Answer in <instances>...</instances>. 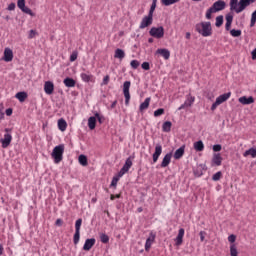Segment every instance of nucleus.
I'll return each instance as SVG.
<instances>
[{"label":"nucleus","mask_w":256,"mask_h":256,"mask_svg":"<svg viewBox=\"0 0 256 256\" xmlns=\"http://www.w3.org/2000/svg\"><path fill=\"white\" fill-rule=\"evenodd\" d=\"M16 99L20 101V103H23L25 99H27V92H18L15 95Z\"/></svg>","instance_id":"nucleus-30"},{"label":"nucleus","mask_w":256,"mask_h":256,"mask_svg":"<svg viewBox=\"0 0 256 256\" xmlns=\"http://www.w3.org/2000/svg\"><path fill=\"white\" fill-rule=\"evenodd\" d=\"M243 157H252V159H255V157H256V148H250V149L246 150L243 153Z\"/></svg>","instance_id":"nucleus-25"},{"label":"nucleus","mask_w":256,"mask_h":256,"mask_svg":"<svg viewBox=\"0 0 256 256\" xmlns=\"http://www.w3.org/2000/svg\"><path fill=\"white\" fill-rule=\"evenodd\" d=\"M130 65H131L132 69H137L139 67V65H141V63L138 60H132L130 62Z\"/></svg>","instance_id":"nucleus-44"},{"label":"nucleus","mask_w":256,"mask_h":256,"mask_svg":"<svg viewBox=\"0 0 256 256\" xmlns=\"http://www.w3.org/2000/svg\"><path fill=\"white\" fill-rule=\"evenodd\" d=\"M195 103V97L194 96H187L185 102L178 108V111H181L182 109H185L187 107H191Z\"/></svg>","instance_id":"nucleus-16"},{"label":"nucleus","mask_w":256,"mask_h":256,"mask_svg":"<svg viewBox=\"0 0 256 256\" xmlns=\"http://www.w3.org/2000/svg\"><path fill=\"white\" fill-rule=\"evenodd\" d=\"M251 55H252V60L255 61L256 60V48L254 50H252Z\"/></svg>","instance_id":"nucleus-60"},{"label":"nucleus","mask_w":256,"mask_h":256,"mask_svg":"<svg viewBox=\"0 0 256 256\" xmlns=\"http://www.w3.org/2000/svg\"><path fill=\"white\" fill-rule=\"evenodd\" d=\"M54 91H55V84H53L52 81H46L44 83V93H46V95H53Z\"/></svg>","instance_id":"nucleus-14"},{"label":"nucleus","mask_w":256,"mask_h":256,"mask_svg":"<svg viewBox=\"0 0 256 256\" xmlns=\"http://www.w3.org/2000/svg\"><path fill=\"white\" fill-rule=\"evenodd\" d=\"M123 176H119L117 174L116 176L113 177L112 182H111V187H117V183H119V179Z\"/></svg>","instance_id":"nucleus-38"},{"label":"nucleus","mask_w":256,"mask_h":256,"mask_svg":"<svg viewBox=\"0 0 256 256\" xmlns=\"http://www.w3.org/2000/svg\"><path fill=\"white\" fill-rule=\"evenodd\" d=\"M77 57H79V53L77 51L72 52L70 55V61L73 63L74 61H77Z\"/></svg>","instance_id":"nucleus-41"},{"label":"nucleus","mask_w":256,"mask_h":256,"mask_svg":"<svg viewBox=\"0 0 256 256\" xmlns=\"http://www.w3.org/2000/svg\"><path fill=\"white\" fill-rule=\"evenodd\" d=\"M63 153H65V145L60 144L54 147L52 151V157L54 158V163H61L63 161Z\"/></svg>","instance_id":"nucleus-4"},{"label":"nucleus","mask_w":256,"mask_h":256,"mask_svg":"<svg viewBox=\"0 0 256 256\" xmlns=\"http://www.w3.org/2000/svg\"><path fill=\"white\" fill-rule=\"evenodd\" d=\"M80 77L82 81H84V83H89L90 81H93V75L91 74L82 73Z\"/></svg>","instance_id":"nucleus-31"},{"label":"nucleus","mask_w":256,"mask_h":256,"mask_svg":"<svg viewBox=\"0 0 256 256\" xmlns=\"http://www.w3.org/2000/svg\"><path fill=\"white\" fill-rule=\"evenodd\" d=\"M35 35H37V32H35V30H30L29 31V39H34Z\"/></svg>","instance_id":"nucleus-52"},{"label":"nucleus","mask_w":256,"mask_h":256,"mask_svg":"<svg viewBox=\"0 0 256 256\" xmlns=\"http://www.w3.org/2000/svg\"><path fill=\"white\" fill-rule=\"evenodd\" d=\"M3 104H0V119H3V117L5 116V113H3Z\"/></svg>","instance_id":"nucleus-55"},{"label":"nucleus","mask_w":256,"mask_h":256,"mask_svg":"<svg viewBox=\"0 0 256 256\" xmlns=\"http://www.w3.org/2000/svg\"><path fill=\"white\" fill-rule=\"evenodd\" d=\"M78 161H79L80 165H82V167H87V165H88L87 156H85V155H80V156L78 157Z\"/></svg>","instance_id":"nucleus-34"},{"label":"nucleus","mask_w":256,"mask_h":256,"mask_svg":"<svg viewBox=\"0 0 256 256\" xmlns=\"http://www.w3.org/2000/svg\"><path fill=\"white\" fill-rule=\"evenodd\" d=\"M171 157H173L171 153L166 154L162 159L161 167H169V163H171Z\"/></svg>","instance_id":"nucleus-22"},{"label":"nucleus","mask_w":256,"mask_h":256,"mask_svg":"<svg viewBox=\"0 0 256 256\" xmlns=\"http://www.w3.org/2000/svg\"><path fill=\"white\" fill-rule=\"evenodd\" d=\"M161 153H163V146H161V144H156L155 152L152 155L153 163H157V161H159V157H161Z\"/></svg>","instance_id":"nucleus-13"},{"label":"nucleus","mask_w":256,"mask_h":256,"mask_svg":"<svg viewBox=\"0 0 256 256\" xmlns=\"http://www.w3.org/2000/svg\"><path fill=\"white\" fill-rule=\"evenodd\" d=\"M222 173L221 172H217L213 175L212 179L213 181H219V179H221Z\"/></svg>","instance_id":"nucleus-49"},{"label":"nucleus","mask_w":256,"mask_h":256,"mask_svg":"<svg viewBox=\"0 0 256 256\" xmlns=\"http://www.w3.org/2000/svg\"><path fill=\"white\" fill-rule=\"evenodd\" d=\"M100 239L102 243H109V236L107 234H101Z\"/></svg>","instance_id":"nucleus-46"},{"label":"nucleus","mask_w":256,"mask_h":256,"mask_svg":"<svg viewBox=\"0 0 256 256\" xmlns=\"http://www.w3.org/2000/svg\"><path fill=\"white\" fill-rule=\"evenodd\" d=\"M150 103H151V98H149V97L146 98V99L144 100V102H142V103L140 104V107H139L140 111H145V110L149 109Z\"/></svg>","instance_id":"nucleus-27"},{"label":"nucleus","mask_w":256,"mask_h":256,"mask_svg":"<svg viewBox=\"0 0 256 256\" xmlns=\"http://www.w3.org/2000/svg\"><path fill=\"white\" fill-rule=\"evenodd\" d=\"M165 113V109L159 108L156 111H154V117H161Z\"/></svg>","instance_id":"nucleus-39"},{"label":"nucleus","mask_w":256,"mask_h":256,"mask_svg":"<svg viewBox=\"0 0 256 256\" xmlns=\"http://www.w3.org/2000/svg\"><path fill=\"white\" fill-rule=\"evenodd\" d=\"M183 237H185V229L180 228L178 235L175 239V243H176L177 247H179V245L183 244Z\"/></svg>","instance_id":"nucleus-19"},{"label":"nucleus","mask_w":256,"mask_h":256,"mask_svg":"<svg viewBox=\"0 0 256 256\" xmlns=\"http://www.w3.org/2000/svg\"><path fill=\"white\" fill-rule=\"evenodd\" d=\"M233 22H226L225 24V29L226 31H231V25H232Z\"/></svg>","instance_id":"nucleus-56"},{"label":"nucleus","mask_w":256,"mask_h":256,"mask_svg":"<svg viewBox=\"0 0 256 256\" xmlns=\"http://www.w3.org/2000/svg\"><path fill=\"white\" fill-rule=\"evenodd\" d=\"M221 163H223V157H221L220 153L213 154L212 157V165H216V167L221 166Z\"/></svg>","instance_id":"nucleus-18"},{"label":"nucleus","mask_w":256,"mask_h":256,"mask_svg":"<svg viewBox=\"0 0 256 256\" xmlns=\"http://www.w3.org/2000/svg\"><path fill=\"white\" fill-rule=\"evenodd\" d=\"M6 133L4 134V137L0 139V143H2V148L7 149L11 145V141H13V136L11 133H9V129L5 130Z\"/></svg>","instance_id":"nucleus-9"},{"label":"nucleus","mask_w":256,"mask_h":256,"mask_svg":"<svg viewBox=\"0 0 256 256\" xmlns=\"http://www.w3.org/2000/svg\"><path fill=\"white\" fill-rule=\"evenodd\" d=\"M156 8H157V4H153V3H152L148 15H150V16L153 17V13H155V9H156Z\"/></svg>","instance_id":"nucleus-47"},{"label":"nucleus","mask_w":256,"mask_h":256,"mask_svg":"<svg viewBox=\"0 0 256 256\" xmlns=\"http://www.w3.org/2000/svg\"><path fill=\"white\" fill-rule=\"evenodd\" d=\"M226 22L227 23H233V15L232 14H227L226 15Z\"/></svg>","instance_id":"nucleus-51"},{"label":"nucleus","mask_w":256,"mask_h":256,"mask_svg":"<svg viewBox=\"0 0 256 256\" xmlns=\"http://www.w3.org/2000/svg\"><path fill=\"white\" fill-rule=\"evenodd\" d=\"M83 223V220L82 219H78L76 220V223H75V229L76 231L80 232L81 231V225Z\"/></svg>","instance_id":"nucleus-40"},{"label":"nucleus","mask_w":256,"mask_h":256,"mask_svg":"<svg viewBox=\"0 0 256 256\" xmlns=\"http://www.w3.org/2000/svg\"><path fill=\"white\" fill-rule=\"evenodd\" d=\"M230 35H231V37H241L242 31L232 29V30H230Z\"/></svg>","instance_id":"nucleus-37"},{"label":"nucleus","mask_w":256,"mask_h":256,"mask_svg":"<svg viewBox=\"0 0 256 256\" xmlns=\"http://www.w3.org/2000/svg\"><path fill=\"white\" fill-rule=\"evenodd\" d=\"M226 3L223 0H218L213 3V5L206 11V19H211L212 13H218V11H223L225 9Z\"/></svg>","instance_id":"nucleus-3"},{"label":"nucleus","mask_w":256,"mask_h":256,"mask_svg":"<svg viewBox=\"0 0 256 256\" xmlns=\"http://www.w3.org/2000/svg\"><path fill=\"white\" fill-rule=\"evenodd\" d=\"M172 125L173 124L171 123V121L164 122L162 125V131H164V133H169V131H171Z\"/></svg>","instance_id":"nucleus-33"},{"label":"nucleus","mask_w":256,"mask_h":256,"mask_svg":"<svg viewBox=\"0 0 256 256\" xmlns=\"http://www.w3.org/2000/svg\"><path fill=\"white\" fill-rule=\"evenodd\" d=\"M199 235H200V241H205V232L201 231Z\"/></svg>","instance_id":"nucleus-58"},{"label":"nucleus","mask_w":256,"mask_h":256,"mask_svg":"<svg viewBox=\"0 0 256 256\" xmlns=\"http://www.w3.org/2000/svg\"><path fill=\"white\" fill-rule=\"evenodd\" d=\"M95 117L99 121V123H103V117H101L98 113L95 114Z\"/></svg>","instance_id":"nucleus-59"},{"label":"nucleus","mask_w":256,"mask_h":256,"mask_svg":"<svg viewBox=\"0 0 256 256\" xmlns=\"http://www.w3.org/2000/svg\"><path fill=\"white\" fill-rule=\"evenodd\" d=\"M4 61H6V63L13 61V50H11V48H5Z\"/></svg>","instance_id":"nucleus-20"},{"label":"nucleus","mask_w":256,"mask_h":256,"mask_svg":"<svg viewBox=\"0 0 256 256\" xmlns=\"http://www.w3.org/2000/svg\"><path fill=\"white\" fill-rule=\"evenodd\" d=\"M6 115L8 117H11V115H13V109H11V108L6 109Z\"/></svg>","instance_id":"nucleus-57"},{"label":"nucleus","mask_w":256,"mask_h":256,"mask_svg":"<svg viewBox=\"0 0 256 256\" xmlns=\"http://www.w3.org/2000/svg\"><path fill=\"white\" fill-rule=\"evenodd\" d=\"M256 23V10L252 13L250 27H255Z\"/></svg>","instance_id":"nucleus-43"},{"label":"nucleus","mask_w":256,"mask_h":256,"mask_svg":"<svg viewBox=\"0 0 256 256\" xmlns=\"http://www.w3.org/2000/svg\"><path fill=\"white\" fill-rule=\"evenodd\" d=\"M181 0H161L162 5L165 7H169V5H175V3H179Z\"/></svg>","instance_id":"nucleus-36"},{"label":"nucleus","mask_w":256,"mask_h":256,"mask_svg":"<svg viewBox=\"0 0 256 256\" xmlns=\"http://www.w3.org/2000/svg\"><path fill=\"white\" fill-rule=\"evenodd\" d=\"M129 89H131V82L126 81L123 84V94L125 97V104L129 105V101L131 100V94L129 93Z\"/></svg>","instance_id":"nucleus-10"},{"label":"nucleus","mask_w":256,"mask_h":256,"mask_svg":"<svg viewBox=\"0 0 256 256\" xmlns=\"http://www.w3.org/2000/svg\"><path fill=\"white\" fill-rule=\"evenodd\" d=\"M81 237V232L75 231L74 234V244L77 245V243H79V239Z\"/></svg>","instance_id":"nucleus-45"},{"label":"nucleus","mask_w":256,"mask_h":256,"mask_svg":"<svg viewBox=\"0 0 256 256\" xmlns=\"http://www.w3.org/2000/svg\"><path fill=\"white\" fill-rule=\"evenodd\" d=\"M102 85H109V75H106L103 78Z\"/></svg>","instance_id":"nucleus-54"},{"label":"nucleus","mask_w":256,"mask_h":256,"mask_svg":"<svg viewBox=\"0 0 256 256\" xmlns=\"http://www.w3.org/2000/svg\"><path fill=\"white\" fill-rule=\"evenodd\" d=\"M193 148L195 149V151L201 152L205 149V144H203V141L199 140L194 142Z\"/></svg>","instance_id":"nucleus-26"},{"label":"nucleus","mask_w":256,"mask_h":256,"mask_svg":"<svg viewBox=\"0 0 256 256\" xmlns=\"http://www.w3.org/2000/svg\"><path fill=\"white\" fill-rule=\"evenodd\" d=\"M141 67H142V69H144V71H149V69H151L149 62H143Z\"/></svg>","instance_id":"nucleus-48"},{"label":"nucleus","mask_w":256,"mask_h":256,"mask_svg":"<svg viewBox=\"0 0 256 256\" xmlns=\"http://www.w3.org/2000/svg\"><path fill=\"white\" fill-rule=\"evenodd\" d=\"M212 149H213V151H214L215 153H217V152L221 151L222 146H221V144H215V145L212 147Z\"/></svg>","instance_id":"nucleus-50"},{"label":"nucleus","mask_w":256,"mask_h":256,"mask_svg":"<svg viewBox=\"0 0 256 256\" xmlns=\"http://www.w3.org/2000/svg\"><path fill=\"white\" fill-rule=\"evenodd\" d=\"M186 39H191V33L190 32L186 33Z\"/></svg>","instance_id":"nucleus-62"},{"label":"nucleus","mask_w":256,"mask_h":256,"mask_svg":"<svg viewBox=\"0 0 256 256\" xmlns=\"http://www.w3.org/2000/svg\"><path fill=\"white\" fill-rule=\"evenodd\" d=\"M231 97V92L224 93L216 98V101L211 106V111H215L219 105H222V103H225V101L229 100Z\"/></svg>","instance_id":"nucleus-5"},{"label":"nucleus","mask_w":256,"mask_h":256,"mask_svg":"<svg viewBox=\"0 0 256 256\" xmlns=\"http://www.w3.org/2000/svg\"><path fill=\"white\" fill-rule=\"evenodd\" d=\"M115 59H125V51L121 49H116L115 54H114Z\"/></svg>","instance_id":"nucleus-32"},{"label":"nucleus","mask_w":256,"mask_h":256,"mask_svg":"<svg viewBox=\"0 0 256 256\" xmlns=\"http://www.w3.org/2000/svg\"><path fill=\"white\" fill-rule=\"evenodd\" d=\"M149 25H153V16H151L150 14L142 18L139 29H145L149 27Z\"/></svg>","instance_id":"nucleus-12"},{"label":"nucleus","mask_w":256,"mask_h":256,"mask_svg":"<svg viewBox=\"0 0 256 256\" xmlns=\"http://www.w3.org/2000/svg\"><path fill=\"white\" fill-rule=\"evenodd\" d=\"M17 7L22 13L30 15V17H35L33 10L25 5V0H17Z\"/></svg>","instance_id":"nucleus-7"},{"label":"nucleus","mask_w":256,"mask_h":256,"mask_svg":"<svg viewBox=\"0 0 256 256\" xmlns=\"http://www.w3.org/2000/svg\"><path fill=\"white\" fill-rule=\"evenodd\" d=\"M195 29L197 33L202 35V37H211L213 35V28L211 27V22H200L196 24Z\"/></svg>","instance_id":"nucleus-2"},{"label":"nucleus","mask_w":256,"mask_h":256,"mask_svg":"<svg viewBox=\"0 0 256 256\" xmlns=\"http://www.w3.org/2000/svg\"><path fill=\"white\" fill-rule=\"evenodd\" d=\"M131 167H133V161H131V158H128L125 161V164L123 165L121 170L118 172L119 177H123V175H125V173H128L129 170L131 169Z\"/></svg>","instance_id":"nucleus-11"},{"label":"nucleus","mask_w":256,"mask_h":256,"mask_svg":"<svg viewBox=\"0 0 256 256\" xmlns=\"http://www.w3.org/2000/svg\"><path fill=\"white\" fill-rule=\"evenodd\" d=\"M151 37H155V39H163L165 35V29L163 26L160 27H152L149 31Z\"/></svg>","instance_id":"nucleus-6"},{"label":"nucleus","mask_w":256,"mask_h":256,"mask_svg":"<svg viewBox=\"0 0 256 256\" xmlns=\"http://www.w3.org/2000/svg\"><path fill=\"white\" fill-rule=\"evenodd\" d=\"M183 155H185V145L181 146L180 148H178L175 153H174V159H181V157H183Z\"/></svg>","instance_id":"nucleus-23"},{"label":"nucleus","mask_w":256,"mask_h":256,"mask_svg":"<svg viewBox=\"0 0 256 256\" xmlns=\"http://www.w3.org/2000/svg\"><path fill=\"white\" fill-rule=\"evenodd\" d=\"M15 7H16L15 3L12 2L8 5L7 9L8 11H15Z\"/></svg>","instance_id":"nucleus-53"},{"label":"nucleus","mask_w":256,"mask_h":256,"mask_svg":"<svg viewBox=\"0 0 256 256\" xmlns=\"http://www.w3.org/2000/svg\"><path fill=\"white\" fill-rule=\"evenodd\" d=\"M115 105H117V101H114L111 105L112 109L115 108Z\"/></svg>","instance_id":"nucleus-64"},{"label":"nucleus","mask_w":256,"mask_h":256,"mask_svg":"<svg viewBox=\"0 0 256 256\" xmlns=\"http://www.w3.org/2000/svg\"><path fill=\"white\" fill-rule=\"evenodd\" d=\"M155 55H160V57H163L167 61L171 57V52L167 48H159L156 50Z\"/></svg>","instance_id":"nucleus-15"},{"label":"nucleus","mask_w":256,"mask_h":256,"mask_svg":"<svg viewBox=\"0 0 256 256\" xmlns=\"http://www.w3.org/2000/svg\"><path fill=\"white\" fill-rule=\"evenodd\" d=\"M65 87H74L75 86V81L72 78H66L63 81Z\"/></svg>","instance_id":"nucleus-35"},{"label":"nucleus","mask_w":256,"mask_h":256,"mask_svg":"<svg viewBox=\"0 0 256 256\" xmlns=\"http://www.w3.org/2000/svg\"><path fill=\"white\" fill-rule=\"evenodd\" d=\"M0 255H3V245L0 244Z\"/></svg>","instance_id":"nucleus-63"},{"label":"nucleus","mask_w":256,"mask_h":256,"mask_svg":"<svg viewBox=\"0 0 256 256\" xmlns=\"http://www.w3.org/2000/svg\"><path fill=\"white\" fill-rule=\"evenodd\" d=\"M155 242V236H150L147 238L146 243H145V251H149L151 249V245Z\"/></svg>","instance_id":"nucleus-29"},{"label":"nucleus","mask_w":256,"mask_h":256,"mask_svg":"<svg viewBox=\"0 0 256 256\" xmlns=\"http://www.w3.org/2000/svg\"><path fill=\"white\" fill-rule=\"evenodd\" d=\"M97 125V118L95 116H92L88 119V127L93 131Z\"/></svg>","instance_id":"nucleus-28"},{"label":"nucleus","mask_w":256,"mask_h":256,"mask_svg":"<svg viewBox=\"0 0 256 256\" xmlns=\"http://www.w3.org/2000/svg\"><path fill=\"white\" fill-rule=\"evenodd\" d=\"M56 225H57L58 227H61V225H63V220L57 219V220H56Z\"/></svg>","instance_id":"nucleus-61"},{"label":"nucleus","mask_w":256,"mask_h":256,"mask_svg":"<svg viewBox=\"0 0 256 256\" xmlns=\"http://www.w3.org/2000/svg\"><path fill=\"white\" fill-rule=\"evenodd\" d=\"M238 101L241 105H253V103H255V98H253V96H241Z\"/></svg>","instance_id":"nucleus-17"},{"label":"nucleus","mask_w":256,"mask_h":256,"mask_svg":"<svg viewBox=\"0 0 256 256\" xmlns=\"http://www.w3.org/2000/svg\"><path fill=\"white\" fill-rule=\"evenodd\" d=\"M256 0H230V11H235V13H242L245 11L251 3H255Z\"/></svg>","instance_id":"nucleus-1"},{"label":"nucleus","mask_w":256,"mask_h":256,"mask_svg":"<svg viewBox=\"0 0 256 256\" xmlns=\"http://www.w3.org/2000/svg\"><path fill=\"white\" fill-rule=\"evenodd\" d=\"M58 129L62 131V133L67 131V121H65V119L61 118L58 120Z\"/></svg>","instance_id":"nucleus-24"},{"label":"nucleus","mask_w":256,"mask_h":256,"mask_svg":"<svg viewBox=\"0 0 256 256\" xmlns=\"http://www.w3.org/2000/svg\"><path fill=\"white\" fill-rule=\"evenodd\" d=\"M215 25H216V27H221V25H223V16H217L216 17Z\"/></svg>","instance_id":"nucleus-42"},{"label":"nucleus","mask_w":256,"mask_h":256,"mask_svg":"<svg viewBox=\"0 0 256 256\" xmlns=\"http://www.w3.org/2000/svg\"><path fill=\"white\" fill-rule=\"evenodd\" d=\"M95 242H96L95 238L86 239L83 246V250L91 251V248L93 247V245H95Z\"/></svg>","instance_id":"nucleus-21"},{"label":"nucleus","mask_w":256,"mask_h":256,"mask_svg":"<svg viewBox=\"0 0 256 256\" xmlns=\"http://www.w3.org/2000/svg\"><path fill=\"white\" fill-rule=\"evenodd\" d=\"M228 241L229 243H232L230 245V256H238L239 252L237 251V246L233 244L235 241H237V236H235V234H231L228 236Z\"/></svg>","instance_id":"nucleus-8"}]
</instances>
